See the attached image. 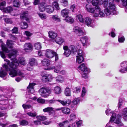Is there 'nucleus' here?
<instances>
[{
  "instance_id": "f257e3e1",
  "label": "nucleus",
  "mask_w": 127,
  "mask_h": 127,
  "mask_svg": "<svg viewBox=\"0 0 127 127\" xmlns=\"http://www.w3.org/2000/svg\"><path fill=\"white\" fill-rule=\"evenodd\" d=\"M16 54V50H11L10 53L8 54V56L9 58L12 59H11L12 61L11 63L7 59L4 60V61L7 62V64H4L3 66L6 71H10L9 74L12 77H14L17 75H21L23 74V73L17 68L19 65L17 59L12 58V57L14 58Z\"/></svg>"
},
{
  "instance_id": "f03ea898",
  "label": "nucleus",
  "mask_w": 127,
  "mask_h": 127,
  "mask_svg": "<svg viewBox=\"0 0 127 127\" xmlns=\"http://www.w3.org/2000/svg\"><path fill=\"white\" fill-rule=\"evenodd\" d=\"M0 41L1 43V49L3 51V52L0 51V54L1 57L2 58L4 59L5 57V56L3 52L6 53L9 52V50L7 47L8 48H12L13 43L11 40H8L6 42L7 45H4V44L2 42L1 40L0 39Z\"/></svg>"
},
{
  "instance_id": "7ed1b4c3",
  "label": "nucleus",
  "mask_w": 127,
  "mask_h": 127,
  "mask_svg": "<svg viewBox=\"0 0 127 127\" xmlns=\"http://www.w3.org/2000/svg\"><path fill=\"white\" fill-rule=\"evenodd\" d=\"M108 8H106L104 9V12L107 16L110 15H116L118 12L116 10V6L113 2H109L108 6Z\"/></svg>"
},
{
  "instance_id": "20e7f679",
  "label": "nucleus",
  "mask_w": 127,
  "mask_h": 127,
  "mask_svg": "<svg viewBox=\"0 0 127 127\" xmlns=\"http://www.w3.org/2000/svg\"><path fill=\"white\" fill-rule=\"evenodd\" d=\"M14 104V101L11 100L3 99L0 100V104L2 105L3 107L5 109H11Z\"/></svg>"
},
{
  "instance_id": "39448f33",
  "label": "nucleus",
  "mask_w": 127,
  "mask_h": 127,
  "mask_svg": "<svg viewBox=\"0 0 127 127\" xmlns=\"http://www.w3.org/2000/svg\"><path fill=\"white\" fill-rule=\"evenodd\" d=\"M77 55L76 56V62L79 64L81 63L84 60V57L85 56L84 52L82 50H78Z\"/></svg>"
},
{
  "instance_id": "423d86ee",
  "label": "nucleus",
  "mask_w": 127,
  "mask_h": 127,
  "mask_svg": "<svg viewBox=\"0 0 127 127\" xmlns=\"http://www.w3.org/2000/svg\"><path fill=\"white\" fill-rule=\"evenodd\" d=\"M41 96L44 97H46L51 93L50 89L47 88H42L39 90Z\"/></svg>"
},
{
  "instance_id": "0eeeda50",
  "label": "nucleus",
  "mask_w": 127,
  "mask_h": 127,
  "mask_svg": "<svg viewBox=\"0 0 127 127\" xmlns=\"http://www.w3.org/2000/svg\"><path fill=\"white\" fill-rule=\"evenodd\" d=\"M54 52L50 49H47L46 50H43L42 53H44V55L45 57L48 58H51L54 57Z\"/></svg>"
},
{
  "instance_id": "6e6552de",
  "label": "nucleus",
  "mask_w": 127,
  "mask_h": 127,
  "mask_svg": "<svg viewBox=\"0 0 127 127\" xmlns=\"http://www.w3.org/2000/svg\"><path fill=\"white\" fill-rule=\"evenodd\" d=\"M121 68L119 70L120 72L123 73L127 72V61H125L121 63Z\"/></svg>"
},
{
  "instance_id": "1a4fd4ad",
  "label": "nucleus",
  "mask_w": 127,
  "mask_h": 127,
  "mask_svg": "<svg viewBox=\"0 0 127 127\" xmlns=\"http://www.w3.org/2000/svg\"><path fill=\"white\" fill-rule=\"evenodd\" d=\"M73 31L74 32L79 36L84 35L85 34L83 30L77 26L74 27L73 28Z\"/></svg>"
},
{
  "instance_id": "9d476101",
  "label": "nucleus",
  "mask_w": 127,
  "mask_h": 127,
  "mask_svg": "<svg viewBox=\"0 0 127 127\" xmlns=\"http://www.w3.org/2000/svg\"><path fill=\"white\" fill-rule=\"evenodd\" d=\"M88 38L86 36H84L80 38V41L82 43L84 46L86 47L90 44V42L88 41Z\"/></svg>"
},
{
  "instance_id": "9b49d317",
  "label": "nucleus",
  "mask_w": 127,
  "mask_h": 127,
  "mask_svg": "<svg viewBox=\"0 0 127 127\" xmlns=\"http://www.w3.org/2000/svg\"><path fill=\"white\" fill-rule=\"evenodd\" d=\"M85 24L88 26L93 27L94 20L90 17H86L84 19Z\"/></svg>"
},
{
  "instance_id": "f8f14e48",
  "label": "nucleus",
  "mask_w": 127,
  "mask_h": 127,
  "mask_svg": "<svg viewBox=\"0 0 127 127\" xmlns=\"http://www.w3.org/2000/svg\"><path fill=\"white\" fill-rule=\"evenodd\" d=\"M55 109L52 107H48L43 109V111L44 112H48L49 115H53L55 114Z\"/></svg>"
},
{
  "instance_id": "ddd939ff",
  "label": "nucleus",
  "mask_w": 127,
  "mask_h": 127,
  "mask_svg": "<svg viewBox=\"0 0 127 127\" xmlns=\"http://www.w3.org/2000/svg\"><path fill=\"white\" fill-rule=\"evenodd\" d=\"M80 99L79 98L74 99L72 101V110H75L77 108V104L79 103Z\"/></svg>"
},
{
  "instance_id": "4468645a",
  "label": "nucleus",
  "mask_w": 127,
  "mask_h": 127,
  "mask_svg": "<svg viewBox=\"0 0 127 127\" xmlns=\"http://www.w3.org/2000/svg\"><path fill=\"white\" fill-rule=\"evenodd\" d=\"M78 69L82 71L83 72H86L87 73L90 72V69L88 68L84 64H82L78 67Z\"/></svg>"
},
{
  "instance_id": "2eb2a0df",
  "label": "nucleus",
  "mask_w": 127,
  "mask_h": 127,
  "mask_svg": "<svg viewBox=\"0 0 127 127\" xmlns=\"http://www.w3.org/2000/svg\"><path fill=\"white\" fill-rule=\"evenodd\" d=\"M42 78V80L44 82H48L50 81V80L52 78V77L51 75H45L43 76Z\"/></svg>"
},
{
  "instance_id": "dca6fc26",
  "label": "nucleus",
  "mask_w": 127,
  "mask_h": 127,
  "mask_svg": "<svg viewBox=\"0 0 127 127\" xmlns=\"http://www.w3.org/2000/svg\"><path fill=\"white\" fill-rule=\"evenodd\" d=\"M63 49L64 50V54L66 57H68L71 54V51L68 48V47L66 46H63Z\"/></svg>"
},
{
  "instance_id": "f3484780",
  "label": "nucleus",
  "mask_w": 127,
  "mask_h": 127,
  "mask_svg": "<svg viewBox=\"0 0 127 127\" xmlns=\"http://www.w3.org/2000/svg\"><path fill=\"white\" fill-rule=\"evenodd\" d=\"M32 49V46L30 43H26L24 45V50L26 52L29 51Z\"/></svg>"
},
{
  "instance_id": "a211bd4d",
  "label": "nucleus",
  "mask_w": 127,
  "mask_h": 127,
  "mask_svg": "<svg viewBox=\"0 0 127 127\" xmlns=\"http://www.w3.org/2000/svg\"><path fill=\"white\" fill-rule=\"evenodd\" d=\"M61 65L60 64L56 65V66H51L50 67V69H54V72L56 73H58L61 70Z\"/></svg>"
},
{
  "instance_id": "6ab92c4d",
  "label": "nucleus",
  "mask_w": 127,
  "mask_h": 127,
  "mask_svg": "<svg viewBox=\"0 0 127 127\" xmlns=\"http://www.w3.org/2000/svg\"><path fill=\"white\" fill-rule=\"evenodd\" d=\"M28 16V12L27 11H24L20 15L21 19L22 20L25 19L28 21L29 20V19L27 18Z\"/></svg>"
},
{
  "instance_id": "aec40b11",
  "label": "nucleus",
  "mask_w": 127,
  "mask_h": 127,
  "mask_svg": "<svg viewBox=\"0 0 127 127\" xmlns=\"http://www.w3.org/2000/svg\"><path fill=\"white\" fill-rule=\"evenodd\" d=\"M91 6L89 4H88L86 5L85 7L87 11L88 12L92 13H94L95 11V9L91 7Z\"/></svg>"
},
{
  "instance_id": "412c9836",
  "label": "nucleus",
  "mask_w": 127,
  "mask_h": 127,
  "mask_svg": "<svg viewBox=\"0 0 127 127\" xmlns=\"http://www.w3.org/2000/svg\"><path fill=\"white\" fill-rule=\"evenodd\" d=\"M35 85V84L34 83L30 84L29 86L27 87L29 92L32 94L34 93V90L33 87Z\"/></svg>"
},
{
  "instance_id": "4be33fe9",
  "label": "nucleus",
  "mask_w": 127,
  "mask_h": 127,
  "mask_svg": "<svg viewBox=\"0 0 127 127\" xmlns=\"http://www.w3.org/2000/svg\"><path fill=\"white\" fill-rule=\"evenodd\" d=\"M96 11L98 12L99 13V16L101 17H104L105 15V14L102 11H101L100 9L99 6H96L95 8Z\"/></svg>"
},
{
  "instance_id": "5701e85b",
  "label": "nucleus",
  "mask_w": 127,
  "mask_h": 127,
  "mask_svg": "<svg viewBox=\"0 0 127 127\" xmlns=\"http://www.w3.org/2000/svg\"><path fill=\"white\" fill-rule=\"evenodd\" d=\"M56 110L58 111L62 110V112L66 114H68L70 112V109L66 107L61 108H60L56 109Z\"/></svg>"
},
{
  "instance_id": "b1692460",
  "label": "nucleus",
  "mask_w": 127,
  "mask_h": 127,
  "mask_svg": "<svg viewBox=\"0 0 127 127\" xmlns=\"http://www.w3.org/2000/svg\"><path fill=\"white\" fill-rule=\"evenodd\" d=\"M69 13V10L68 9L65 8L61 11V15L63 17H65Z\"/></svg>"
},
{
  "instance_id": "393cba45",
  "label": "nucleus",
  "mask_w": 127,
  "mask_h": 127,
  "mask_svg": "<svg viewBox=\"0 0 127 127\" xmlns=\"http://www.w3.org/2000/svg\"><path fill=\"white\" fill-rule=\"evenodd\" d=\"M54 10L53 7L51 5L47 6L46 7V10L48 13H50L53 12Z\"/></svg>"
},
{
  "instance_id": "a878e982",
  "label": "nucleus",
  "mask_w": 127,
  "mask_h": 127,
  "mask_svg": "<svg viewBox=\"0 0 127 127\" xmlns=\"http://www.w3.org/2000/svg\"><path fill=\"white\" fill-rule=\"evenodd\" d=\"M29 64L31 66H32L37 64L36 60L33 58H31L29 60Z\"/></svg>"
},
{
  "instance_id": "bb28decb",
  "label": "nucleus",
  "mask_w": 127,
  "mask_h": 127,
  "mask_svg": "<svg viewBox=\"0 0 127 127\" xmlns=\"http://www.w3.org/2000/svg\"><path fill=\"white\" fill-rule=\"evenodd\" d=\"M48 34L49 37L52 39L55 38L57 35L56 33L51 31H49Z\"/></svg>"
},
{
  "instance_id": "cd10ccee",
  "label": "nucleus",
  "mask_w": 127,
  "mask_h": 127,
  "mask_svg": "<svg viewBox=\"0 0 127 127\" xmlns=\"http://www.w3.org/2000/svg\"><path fill=\"white\" fill-rule=\"evenodd\" d=\"M112 114L110 120L109 122V123L110 122H114L117 118V117H119V115H116V114L115 113L113 112Z\"/></svg>"
},
{
  "instance_id": "c85d7f7f",
  "label": "nucleus",
  "mask_w": 127,
  "mask_h": 127,
  "mask_svg": "<svg viewBox=\"0 0 127 127\" xmlns=\"http://www.w3.org/2000/svg\"><path fill=\"white\" fill-rule=\"evenodd\" d=\"M42 65L45 66H48L50 64V61L47 59H44L41 61Z\"/></svg>"
},
{
  "instance_id": "c756f323",
  "label": "nucleus",
  "mask_w": 127,
  "mask_h": 127,
  "mask_svg": "<svg viewBox=\"0 0 127 127\" xmlns=\"http://www.w3.org/2000/svg\"><path fill=\"white\" fill-rule=\"evenodd\" d=\"M122 116L124 119L127 121V107L125 108L123 110Z\"/></svg>"
},
{
  "instance_id": "7c9ffc66",
  "label": "nucleus",
  "mask_w": 127,
  "mask_h": 127,
  "mask_svg": "<svg viewBox=\"0 0 127 127\" xmlns=\"http://www.w3.org/2000/svg\"><path fill=\"white\" fill-rule=\"evenodd\" d=\"M13 10L12 7L10 6L5 8L3 10V11L5 13H10Z\"/></svg>"
},
{
  "instance_id": "2f4dec72",
  "label": "nucleus",
  "mask_w": 127,
  "mask_h": 127,
  "mask_svg": "<svg viewBox=\"0 0 127 127\" xmlns=\"http://www.w3.org/2000/svg\"><path fill=\"white\" fill-rule=\"evenodd\" d=\"M21 28L22 29H25L27 28L28 25L25 22H22L20 24Z\"/></svg>"
},
{
  "instance_id": "473e14b6",
  "label": "nucleus",
  "mask_w": 127,
  "mask_h": 127,
  "mask_svg": "<svg viewBox=\"0 0 127 127\" xmlns=\"http://www.w3.org/2000/svg\"><path fill=\"white\" fill-rule=\"evenodd\" d=\"M51 18L54 21L57 22H60L61 20L59 16L57 15L52 16Z\"/></svg>"
},
{
  "instance_id": "72a5a7b5",
  "label": "nucleus",
  "mask_w": 127,
  "mask_h": 127,
  "mask_svg": "<svg viewBox=\"0 0 127 127\" xmlns=\"http://www.w3.org/2000/svg\"><path fill=\"white\" fill-rule=\"evenodd\" d=\"M39 9L40 11L43 12L45 10H46V8L45 7L44 4H40L39 5Z\"/></svg>"
},
{
  "instance_id": "f704fd0d",
  "label": "nucleus",
  "mask_w": 127,
  "mask_h": 127,
  "mask_svg": "<svg viewBox=\"0 0 127 127\" xmlns=\"http://www.w3.org/2000/svg\"><path fill=\"white\" fill-rule=\"evenodd\" d=\"M54 92L55 93L57 94H59L61 92V88L59 87H56L54 88Z\"/></svg>"
},
{
  "instance_id": "c9c22d12",
  "label": "nucleus",
  "mask_w": 127,
  "mask_h": 127,
  "mask_svg": "<svg viewBox=\"0 0 127 127\" xmlns=\"http://www.w3.org/2000/svg\"><path fill=\"white\" fill-rule=\"evenodd\" d=\"M99 1L100 2V4H103V6L104 7H106L108 3V0H105L103 1L102 0H99Z\"/></svg>"
},
{
  "instance_id": "e433bc0d",
  "label": "nucleus",
  "mask_w": 127,
  "mask_h": 127,
  "mask_svg": "<svg viewBox=\"0 0 127 127\" xmlns=\"http://www.w3.org/2000/svg\"><path fill=\"white\" fill-rule=\"evenodd\" d=\"M77 18L79 20V22L82 23H83L84 20L83 16L81 14H79L77 16Z\"/></svg>"
},
{
  "instance_id": "4c0bfd02",
  "label": "nucleus",
  "mask_w": 127,
  "mask_h": 127,
  "mask_svg": "<svg viewBox=\"0 0 127 127\" xmlns=\"http://www.w3.org/2000/svg\"><path fill=\"white\" fill-rule=\"evenodd\" d=\"M92 4L94 6H95V8L97 6H98V4H100V2L99 0H93L92 1Z\"/></svg>"
},
{
  "instance_id": "58836bf2",
  "label": "nucleus",
  "mask_w": 127,
  "mask_h": 127,
  "mask_svg": "<svg viewBox=\"0 0 127 127\" xmlns=\"http://www.w3.org/2000/svg\"><path fill=\"white\" fill-rule=\"evenodd\" d=\"M65 94L66 96H70L71 90L69 88L67 87L65 89Z\"/></svg>"
},
{
  "instance_id": "ea45409f",
  "label": "nucleus",
  "mask_w": 127,
  "mask_h": 127,
  "mask_svg": "<svg viewBox=\"0 0 127 127\" xmlns=\"http://www.w3.org/2000/svg\"><path fill=\"white\" fill-rule=\"evenodd\" d=\"M34 47L35 49L37 50L40 49L42 47L41 44L39 42L35 43L34 45Z\"/></svg>"
},
{
  "instance_id": "a19ab883",
  "label": "nucleus",
  "mask_w": 127,
  "mask_h": 127,
  "mask_svg": "<svg viewBox=\"0 0 127 127\" xmlns=\"http://www.w3.org/2000/svg\"><path fill=\"white\" fill-rule=\"evenodd\" d=\"M69 123V122L67 120L63 121L59 124V125L60 127H64L65 125H67Z\"/></svg>"
},
{
  "instance_id": "79ce46f5",
  "label": "nucleus",
  "mask_w": 127,
  "mask_h": 127,
  "mask_svg": "<svg viewBox=\"0 0 127 127\" xmlns=\"http://www.w3.org/2000/svg\"><path fill=\"white\" fill-rule=\"evenodd\" d=\"M64 80L63 77L61 75L58 76L56 78V81L58 82H62Z\"/></svg>"
},
{
  "instance_id": "37998d69",
  "label": "nucleus",
  "mask_w": 127,
  "mask_h": 127,
  "mask_svg": "<svg viewBox=\"0 0 127 127\" xmlns=\"http://www.w3.org/2000/svg\"><path fill=\"white\" fill-rule=\"evenodd\" d=\"M13 4L14 6L18 7L20 6V2L19 0H15L13 2Z\"/></svg>"
},
{
  "instance_id": "c03bdc74",
  "label": "nucleus",
  "mask_w": 127,
  "mask_h": 127,
  "mask_svg": "<svg viewBox=\"0 0 127 127\" xmlns=\"http://www.w3.org/2000/svg\"><path fill=\"white\" fill-rule=\"evenodd\" d=\"M64 41V39L60 37L57 38L56 40V42L59 44H61Z\"/></svg>"
},
{
  "instance_id": "a18cd8bd",
  "label": "nucleus",
  "mask_w": 127,
  "mask_h": 127,
  "mask_svg": "<svg viewBox=\"0 0 127 127\" xmlns=\"http://www.w3.org/2000/svg\"><path fill=\"white\" fill-rule=\"evenodd\" d=\"M7 75L6 72L3 70L1 69L0 71V76L2 78H3Z\"/></svg>"
},
{
  "instance_id": "49530a36",
  "label": "nucleus",
  "mask_w": 127,
  "mask_h": 127,
  "mask_svg": "<svg viewBox=\"0 0 127 127\" xmlns=\"http://www.w3.org/2000/svg\"><path fill=\"white\" fill-rule=\"evenodd\" d=\"M52 5L53 6L55 7L57 10H58L60 9V7L59 6V4L56 1H54L52 3Z\"/></svg>"
},
{
  "instance_id": "de8ad7c7",
  "label": "nucleus",
  "mask_w": 127,
  "mask_h": 127,
  "mask_svg": "<svg viewBox=\"0 0 127 127\" xmlns=\"http://www.w3.org/2000/svg\"><path fill=\"white\" fill-rule=\"evenodd\" d=\"M66 21L68 23L71 24V17L70 16H66L65 17V19Z\"/></svg>"
},
{
  "instance_id": "09e8293b",
  "label": "nucleus",
  "mask_w": 127,
  "mask_h": 127,
  "mask_svg": "<svg viewBox=\"0 0 127 127\" xmlns=\"http://www.w3.org/2000/svg\"><path fill=\"white\" fill-rule=\"evenodd\" d=\"M87 92V90L85 87H83L82 90V91L81 96L82 97H84L86 95Z\"/></svg>"
},
{
  "instance_id": "8fccbe9b",
  "label": "nucleus",
  "mask_w": 127,
  "mask_h": 127,
  "mask_svg": "<svg viewBox=\"0 0 127 127\" xmlns=\"http://www.w3.org/2000/svg\"><path fill=\"white\" fill-rule=\"evenodd\" d=\"M6 4V2L4 1L1 2L0 3V9L1 10H3L5 8H4V6Z\"/></svg>"
},
{
  "instance_id": "3c124183",
  "label": "nucleus",
  "mask_w": 127,
  "mask_h": 127,
  "mask_svg": "<svg viewBox=\"0 0 127 127\" xmlns=\"http://www.w3.org/2000/svg\"><path fill=\"white\" fill-rule=\"evenodd\" d=\"M121 116L119 115V117H117V118L116 119V120L115 122L116 124H120V125H121V120L120 118H121Z\"/></svg>"
},
{
  "instance_id": "603ef678",
  "label": "nucleus",
  "mask_w": 127,
  "mask_h": 127,
  "mask_svg": "<svg viewBox=\"0 0 127 127\" xmlns=\"http://www.w3.org/2000/svg\"><path fill=\"white\" fill-rule=\"evenodd\" d=\"M20 125L22 126H26L28 124V122L26 120H23L20 122Z\"/></svg>"
},
{
  "instance_id": "864d4df0",
  "label": "nucleus",
  "mask_w": 127,
  "mask_h": 127,
  "mask_svg": "<svg viewBox=\"0 0 127 127\" xmlns=\"http://www.w3.org/2000/svg\"><path fill=\"white\" fill-rule=\"evenodd\" d=\"M37 118L38 120L41 121H44L47 119L46 116L41 115L37 116Z\"/></svg>"
},
{
  "instance_id": "5fc2aeb1",
  "label": "nucleus",
  "mask_w": 127,
  "mask_h": 127,
  "mask_svg": "<svg viewBox=\"0 0 127 127\" xmlns=\"http://www.w3.org/2000/svg\"><path fill=\"white\" fill-rule=\"evenodd\" d=\"M27 114L29 116L32 117H35L37 115V114L35 112L33 113L30 112L27 113Z\"/></svg>"
},
{
  "instance_id": "6e6d98bb",
  "label": "nucleus",
  "mask_w": 127,
  "mask_h": 127,
  "mask_svg": "<svg viewBox=\"0 0 127 127\" xmlns=\"http://www.w3.org/2000/svg\"><path fill=\"white\" fill-rule=\"evenodd\" d=\"M22 107L24 109H30L32 107V106L30 105L24 104L22 105Z\"/></svg>"
},
{
  "instance_id": "4d7b16f0",
  "label": "nucleus",
  "mask_w": 127,
  "mask_h": 127,
  "mask_svg": "<svg viewBox=\"0 0 127 127\" xmlns=\"http://www.w3.org/2000/svg\"><path fill=\"white\" fill-rule=\"evenodd\" d=\"M119 102L118 103V109H119V108L121 107L123 104V100L122 98H120L119 99Z\"/></svg>"
},
{
  "instance_id": "13d9d810",
  "label": "nucleus",
  "mask_w": 127,
  "mask_h": 127,
  "mask_svg": "<svg viewBox=\"0 0 127 127\" xmlns=\"http://www.w3.org/2000/svg\"><path fill=\"white\" fill-rule=\"evenodd\" d=\"M61 2L64 6H66L68 5V1L67 0H62Z\"/></svg>"
},
{
  "instance_id": "bf43d9fd",
  "label": "nucleus",
  "mask_w": 127,
  "mask_h": 127,
  "mask_svg": "<svg viewBox=\"0 0 127 127\" xmlns=\"http://www.w3.org/2000/svg\"><path fill=\"white\" fill-rule=\"evenodd\" d=\"M4 19L5 22L7 23L11 24L13 22L12 20L10 19L4 18Z\"/></svg>"
},
{
  "instance_id": "052dcab7",
  "label": "nucleus",
  "mask_w": 127,
  "mask_h": 127,
  "mask_svg": "<svg viewBox=\"0 0 127 127\" xmlns=\"http://www.w3.org/2000/svg\"><path fill=\"white\" fill-rule=\"evenodd\" d=\"M19 63L23 65H24L25 64V60L24 58H22L19 60Z\"/></svg>"
},
{
  "instance_id": "680f3d73",
  "label": "nucleus",
  "mask_w": 127,
  "mask_h": 127,
  "mask_svg": "<svg viewBox=\"0 0 127 127\" xmlns=\"http://www.w3.org/2000/svg\"><path fill=\"white\" fill-rule=\"evenodd\" d=\"M125 39L124 37H118V41L119 42L123 43L125 40Z\"/></svg>"
},
{
  "instance_id": "e2e57ef3",
  "label": "nucleus",
  "mask_w": 127,
  "mask_h": 127,
  "mask_svg": "<svg viewBox=\"0 0 127 127\" xmlns=\"http://www.w3.org/2000/svg\"><path fill=\"white\" fill-rule=\"evenodd\" d=\"M83 121L82 120H80L76 122V124L77 125V127H79L81 126L83 123Z\"/></svg>"
},
{
  "instance_id": "0e129e2a",
  "label": "nucleus",
  "mask_w": 127,
  "mask_h": 127,
  "mask_svg": "<svg viewBox=\"0 0 127 127\" xmlns=\"http://www.w3.org/2000/svg\"><path fill=\"white\" fill-rule=\"evenodd\" d=\"M38 15L39 17L42 19H45L46 18V16L44 14L42 13H39Z\"/></svg>"
},
{
  "instance_id": "69168bd1",
  "label": "nucleus",
  "mask_w": 127,
  "mask_h": 127,
  "mask_svg": "<svg viewBox=\"0 0 127 127\" xmlns=\"http://www.w3.org/2000/svg\"><path fill=\"white\" fill-rule=\"evenodd\" d=\"M89 73H87L86 72H83L82 74V77L85 78L86 79L88 77V74Z\"/></svg>"
},
{
  "instance_id": "338daca9",
  "label": "nucleus",
  "mask_w": 127,
  "mask_h": 127,
  "mask_svg": "<svg viewBox=\"0 0 127 127\" xmlns=\"http://www.w3.org/2000/svg\"><path fill=\"white\" fill-rule=\"evenodd\" d=\"M77 49L76 47L73 45H72V53L73 54H75V53L76 52Z\"/></svg>"
},
{
  "instance_id": "774afa93",
  "label": "nucleus",
  "mask_w": 127,
  "mask_h": 127,
  "mask_svg": "<svg viewBox=\"0 0 127 127\" xmlns=\"http://www.w3.org/2000/svg\"><path fill=\"white\" fill-rule=\"evenodd\" d=\"M105 113L107 115H109V114H112L113 112L111 111V110L109 109H108L106 110Z\"/></svg>"
}]
</instances>
